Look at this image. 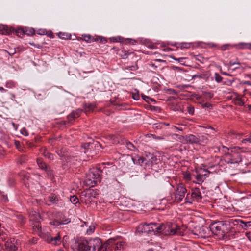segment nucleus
<instances>
[{
  "instance_id": "obj_16",
  "label": "nucleus",
  "mask_w": 251,
  "mask_h": 251,
  "mask_svg": "<svg viewBox=\"0 0 251 251\" xmlns=\"http://www.w3.org/2000/svg\"><path fill=\"white\" fill-rule=\"evenodd\" d=\"M81 113V110L78 109L75 111H73L68 116L67 119L68 123L72 124L73 121L76 118L79 117Z\"/></svg>"
},
{
  "instance_id": "obj_61",
  "label": "nucleus",
  "mask_w": 251,
  "mask_h": 251,
  "mask_svg": "<svg viewBox=\"0 0 251 251\" xmlns=\"http://www.w3.org/2000/svg\"><path fill=\"white\" fill-rule=\"evenodd\" d=\"M112 40L114 41V42H117V40H116V38H113L112 39Z\"/></svg>"
},
{
  "instance_id": "obj_28",
  "label": "nucleus",
  "mask_w": 251,
  "mask_h": 251,
  "mask_svg": "<svg viewBox=\"0 0 251 251\" xmlns=\"http://www.w3.org/2000/svg\"><path fill=\"white\" fill-rule=\"evenodd\" d=\"M27 30H25L24 29H18L16 32L17 34V35L19 36H21V35H23L24 34H26L27 35H30V33H27Z\"/></svg>"
},
{
  "instance_id": "obj_30",
  "label": "nucleus",
  "mask_w": 251,
  "mask_h": 251,
  "mask_svg": "<svg viewBox=\"0 0 251 251\" xmlns=\"http://www.w3.org/2000/svg\"><path fill=\"white\" fill-rule=\"evenodd\" d=\"M202 95L206 99H211L213 97V94L211 92H203Z\"/></svg>"
},
{
  "instance_id": "obj_58",
  "label": "nucleus",
  "mask_w": 251,
  "mask_h": 251,
  "mask_svg": "<svg viewBox=\"0 0 251 251\" xmlns=\"http://www.w3.org/2000/svg\"><path fill=\"white\" fill-rule=\"evenodd\" d=\"M0 91H1V92H3V91H5V90L2 87H0Z\"/></svg>"
},
{
  "instance_id": "obj_31",
  "label": "nucleus",
  "mask_w": 251,
  "mask_h": 251,
  "mask_svg": "<svg viewBox=\"0 0 251 251\" xmlns=\"http://www.w3.org/2000/svg\"><path fill=\"white\" fill-rule=\"evenodd\" d=\"M59 38L63 39H68L71 37V35L65 33H59L58 34Z\"/></svg>"
},
{
  "instance_id": "obj_48",
  "label": "nucleus",
  "mask_w": 251,
  "mask_h": 251,
  "mask_svg": "<svg viewBox=\"0 0 251 251\" xmlns=\"http://www.w3.org/2000/svg\"><path fill=\"white\" fill-rule=\"evenodd\" d=\"M143 99L144 100L147 101V102H149V100L152 101L153 100V99H151L150 97H148V96H143Z\"/></svg>"
},
{
  "instance_id": "obj_42",
  "label": "nucleus",
  "mask_w": 251,
  "mask_h": 251,
  "mask_svg": "<svg viewBox=\"0 0 251 251\" xmlns=\"http://www.w3.org/2000/svg\"><path fill=\"white\" fill-rule=\"evenodd\" d=\"M206 129H210L212 130V132H209V131L206 130L205 132H206L207 135H210L211 134L214 133L215 130H214V128H213L212 127L208 126V127H206Z\"/></svg>"
},
{
  "instance_id": "obj_41",
  "label": "nucleus",
  "mask_w": 251,
  "mask_h": 251,
  "mask_svg": "<svg viewBox=\"0 0 251 251\" xmlns=\"http://www.w3.org/2000/svg\"><path fill=\"white\" fill-rule=\"evenodd\" d=\"M6 87L9 88H12L15 87V83L12 81L7 82L6 84Z\"/></svg>"
},
{
  "instance_id": "obj_2",
  "label": "nucleus",
  "mask_w": 251,
  "mask_h": 251,
  "mask_svg": "<svg viewBox=\"0 0 251 251\" xmlns=\"http://www.w3.org/2000/svg\"><path fill=\"white\" fill-rule=\"evenodd\" d=\"M160 228L161 233L165 235H181L182 233L181 228L176 224H162Z\"/></svg>"
},
{
  "instance_id": "obj_63",
  "label": "nucleus",
  "mask_w": 251,
  "mask_h": 251,
  "mask_svg": "<svg viewBox=\"0 0 251 251\" xmlns=\"http://www.w3.org/2000/svg\"><path fill=\"white\" fill-rule=\"evenodd\" d=\"M183 59V58H180L178 59V60L179 62H181Z\"/></svg>"
},
{
  "instance_id": "obj_64",
  "label": "nucleus",
  "mask_w": 251,
  "mask_h": 251,
  "mask_svg": "<svg viewBox=\"0 0 251 251\" xmlns=\"http://www.w3.org/2000/svg\"><path fill=\"white\" fill-rule=\"evenodd\" d=\"M57 251H64V250L62 249H60L58 250Z\"/></svg>"
},
{
  "instance_id": "obj_36",
  "label": "nucleus",
  "mask_w": 251,
  "mask_h": 251,
  "mask_svg": "<svg viewBox=\"0 0 251 251\" xmlns=\"http://www.w3.org/2000/svg\"><path fill=\"white\" fill-rule=\"evenodd\" d=\"M70 201L73 203L76 204L78 202L79 200H78V198L76 196L73 195L72 196H71Z\"/></svg>"
},
{
  "instance_id": "obj_32",
  "label": "nucleus",
  "mask_w": 251,
  "mask_h": 251,
  "mask_svg": "<svg viewBox=\"0 0 251 251\" xmlns=\"http://www.w3.org/2000/svg\"><path fill=\"white\" fill-rule=\"evenodd\" d=\"M234 47V45H231L230 44H225L221 47V50L223 51H225L227 50H229Z\"/></svg>"
},
{
  "instance_id": "obj_57",
  "label": "nucleus",
  "mask_w": 251,
  "mask_h": 251,
  "mask_svg": "<svg viewBox=\"0 0 251 251\" xmlns=\"http://www.w3.org/2000/svg\"><path fill=\"white\" fill-rule=\"evenodd\" d=\"M27 32L30 33V35H32L33 34V31L32 29H30L29 30H27Z\"/></svg>"
},
{
  "instance_id": "obj_26",
  "label": "nucleus",
  "mask_w": 251,
  "mask_h": 251,
  "mask_svg": "<svg viewBox=\"0 0 251 251\" xmlns=\"http://www.w3.org/2000/svg\"><path fill=\"white\" fill-rule=\"evenodd\" d=\"M124 144L126 146L127 148L131 151H134L136 149L135 146L129 141H125Z\"/></svg>"
},
{
  "instance_id": "obj_20",
  "label": "nucleus",
  "mask_w": 251,
  "mask_h": 251,
  "mask_svg": "<svg viewBox=\"0 0 251 251\" xmlns=\"http://www.w3.org/2000/svg\"><path fill=\"white\" fill-rule=\"evenodd\" d=\"M233 101L235 104L239 106H243L245 103L243 100L239 95L233 99Z\"/></svg>"
},
{
  "instance_id": "obj_44",
  "label": "nucleus",
  "mask_w": 251,
  "mask_h": 251,
  "mask_svg": "<svg viewBox=\"0 0 251 251\" xmlns=\"http://www.w3.org/2000/svg\"><path fill=\"white\" fill-rule=\"evenodd\" d=\"M138 68L137 66H131L126 67V69L128 70L135 71Z\"/></svg>"
},
{
  "instance_id": "obj_40",
  "label": "nucleus",
  "mask_w": 251,
  "mask_h": 251,
  "mask_svg": "<svg viewBox=\"0 0 251 251\" xmlns=\"http://www.w3.org/2000/svg\"><path fill=\"white\" fill-rule=\"evenodd\" d=\"M44 155L45 156L48 157L50 160H53L54 159V155L51 154V153H50L49 152L46 153L45 152L44 153Z\"/></svg>"
},
{
  "instance_id": "obj_21",
  "label": "nucleus",
  "mask_w": 251,
  "mask_h": 251,
  "mask_svg": "<svg viewBox=\"0 0 251 251\" xmlns=\"http://www.w3.org/2000/svg\"><path fill=\"white\" fill-rule=\"evenodd\" d=\"M96 108V106L94 104L87 103L84 106V109L86 113L93 111Z\"/></svg>"
},
{
  "instance_id": "obj_10",
  "label": "nucleus",
  "mask_w": 251,
  "mask_h": 251,
  "mask_svg": "<svg viewBox=\"0 0 251 251\" xmlns=\"http://www.w3.org/2000/svg\"><path fill=\"white\" fill-rule=\"evenodd\" d=\"M224 65L228 68V71L232 72L236 69H239L241 63L238 61H234L230 60L228 63H224Z\"/></svg>"
},
{
  "instance_id": "obj_55",
  "label": "nucleus",
  "mask_w": 251,
  "mask_h": 251,
  "mask_svg": "<svg viewBox=\"0 0 251 251\" xmlns=\"http://www.w3.org/2000/svg\"><path fill=\"white\" fill-rule=\"evenodd\" d=\"M221 72L224 75H226V76H230V75L229 74L227 73L226 72H222V71H221Z\"/></svg>"
},
{
  "instance_id": "obj_46",
  "label": "nucleus",
  "mask_w": 251,
  "mask_h": 251,
  "mask_svg": "<svg viewBox=\"0 0 251 251\" xmlns=\"http://www.w3.org/2000/svg\"><path fill=\"white\" fill-rule=\"evenodd\" d=\"M246 141L251 143V133L250 134L248 137L242 140V143H245Z\"/></svg>"
},
{
  "instance_id": "obj_29",
  "label": "nucleus",
  "mask_w": 251,
  "mask_h": 251,
  "mask_svg": "<svg viewBox=\"0 0 251 251\" xmlns=\"http://www.w3.org/2000/svg\"><path fill=\"white\" fill-rule=\"evenodd\" d=\"M165 123H155L153 125V128L154 129H160L164 126Z\"/></svg>"
},
{
  "instance_id": "obj_62",
  "label": "nucleus",
  "mask_w": 251,
  "mask_h": 251,
  "mask_svg": "<svg viewBox=\"0 0 251 251\" xmlns=\"http://www.w3.org/2000/svg\"><path fill=\"white\" fill-rule=\"evenodd\" d=\"M223 148L224 149H225L226 150H228V149L227 147H225V146H223Z\"/></svg>"
},
{
  "instance_id": "obj_14",
  "label": "nucleus",
  "mask_w": 251,
  "mask_h": 251,
  "mask_svg": "<svg viewBox=\"0 0 251 251\" xmlns=\"http://www.w3.org/2000/svg\"><path fill=\"white\" fill-rule=\"evenodd\" d=\"M150 233L154 232L155 234L161 233V224L150 223Z\"/></svg>"
},
{
  "instance_id": "obj_52",
  "label": "nucleus",
  "mask_w": 251,
  "mask_h": 251,
  "mask_svg": "<svg viewBox=\"0 0 251 251\" xmlns=\"http://www.w3.org/2000/svg\"><path fill=\"white\" fill-rule=\"evenodd\" d=\"M21 133L25 136H27L28 135V133L25 129H23L22 130Z\"/></svg>"
},
{
  "instance_id": "obj_37",
  "label": "nucleus",
  "mask_w": 251,
  "mask_h": 251,
  "mask_svg": "<svg viewBox=\"0 0 251 251\" xmlns=\"http://www.w3.org/2000/svg\"><path fill=\"white\" fill-rule=\"evenodd\" d=\"M196 178L198 181L202 182L205 179V177H203V175L200 174L197 175Z\"/></svg>"
},
{
  "instance_id": "obj_60",
  "label": "nucleus",
  "mask_w": 251,
  "mask_h": 251,
  "mask_svg": "<svg viewBox=\"0 0 251 251\" xmlns=\"http://www.w3.org/2000/svg\"><path fill=\"white\" fill-rule=\"evenodd\" d=\"M146 251H154L152 249H149Z\"/></svg>"
},
{
  "instance_id": "obj_50",
  "label": "nucleus",
  "mask_w": 251,
  "mask_h": 251,
  "mask_svg": "<svg viewBox=\"0 0 251 251\" xmlns=\"http://www.w3.org/2000/svg\"><path fill=\"white\" fill-rule=\"evenodd\" d=\"M15 145L17 149H20L21 147V143L18 141H15Z\"/></svg>"
},
{
  "instance_id": "obj_39",
  "label": "nucleus",
  "mask_w": 251,
  "mask_h": 251,
  "mask_svg": "<svg viewBox=\"0 0 251 251\" xmlns=\"http://www.w3.org/2000/svg\"><path fill=\"white\" fill-rule=\"evenodd\" d=\"M27 157L25 155H24V156H21L20 158V159L19 160V162L20 164H23L25 163L26 161H27Z\"/></svg>"
},
{
  "instance_id": "obj_9",
  "label": "nucleus",
  "mask_w": 251,
  "mask_h": 251,
  "mask_svg": "<svg viewBox=\"0 0 251 251\" xmlns=\"http://www.w3.org/2000/svg\"><path fill=\"white\" fill-rule=\"evenodd\" d=\"M90 176L93 179L94 184L100 182L101 179L102 171L98 168L94 169L90 173Z\"/></svg>"
},
{
  "instance_id": "obj_24",
  "label": "nucleus",
  "mask_w": 251,
  "mask_h": 251,
  "mask_svg": "<svg viewBox=\"0 0 251 251\" xmlns=\"http://www.w3.org/2000/svg\"><path fill=\"white\" fill-rule=\"evenodd\" d=\"M37 163L38 165V166L42 169L45 170L46 168H47V166L46 164V163L43 162L42 159L38 158L37 159Z\"/></svg>"
},
{
  "instance_id": "obj_59",
  "label": "nucleus",
  "mask_w": 251,
  "mask_h": 251,
  "mask_svg": "<svg viewBox=\"0 0 251 251\" xmlns=\"http://www.w3.org/2000/svg\"><path fill=\"white\" fill-rule=\"evenodd\" d=\"M174 128H176V129H177V130H180V131H182V128H179L177 127H176V126H174Z\"/></svg>"
},
{
  "instance_id": "obj_45",
  "label": "nucleus",
  "mask_w": 251,
  "mask_h": 251,
  "mask_svg": "<svg viewBox=\"0 0 251 251\" xmlns=\"http://www.w3.org/2000/svg\"><path fill=\"white\" fill-rule=\"evenodd\" d=\"M185 200L186 202L190 203H192L193 201V199H191V197L190 198H189V197L188 196V194L187 195V196L185 198Z\"/></svg>"
},
{
  "instance_id": "obj_7",
  "label": "nucleus",
  "mask_w": 251,
  "mask_h": 251,
  "mask_svg": "<svg viewBox=\"0 0 251 251\" xmlns=\"http://www.w3.org/2000/svg\"><path fill=\"white\" fill-rule=\"evenodd\" d=\"M226 161L228 164L239 163L241 162L242 158L239 153L233 152L231 153L228 154L226 156Z\"/></svg>"
},
{
  "instance_id": "obj_17",
  "label": "nucleus",
  "mask_w": 251,
  "mask_h": 251,
  "mask_svg": "<svg viewBox=\"0 0 251 251\" xmlns=\"http://www.w3.org/2000/svg\"><path fill=\"white\" fill-rule=\"evenodd\" d=\"M221 222H218L211 224L210 227L211 231L215 234H220L221 231Z\"/></svg>"
},
{
  "instance_id": "obj_15",
  "label": "nucleus",
  "mask_w": 251,
  "mask_h": 251,
  "mask_svg": "<svg viewBox=\"0 0 251 251\" xmlns=\"http://www.w3.org/2000/svg\"><path fill=\"white\" fill-rule=\"evenodd\" d=\"M149 224H141L137 227V231L139 233H150Z\"/></svg>"
},
{
  "instance_id": "obj_1",
  "label": "nucleus",
  "mask_w": 251,
  "mask_h": 251,
  "mask_svg": "<svg viewBox=\"0 0 251 251\" xmlns=\"http://www.w3.org/2000/svg\"><path fill=\"white\" fill-rule=\"evenodd\" d=\"M89 251H121L124 247L125 243L120 238H110L103 243L101 239L96 237L86 239Z\"/></svg>"
},
{
  "instance_id": "obj_3",
  "label": "nucleus",
  "mask_w": 251,
  "mask_h": 251,
  "mask_svg": "<svg viewBox=\"0 0 251 251\" xmlns=\"http://www.w3.org/2000/svg\"><path fill=\"white\" fill-rule=\"evenodd\" d=\"M41 234L40 235L41 237L48 243L54 245H58L61 242L60 234L59 233H57L56 236L55 237H52L48 232L45 233H41Z\"/></svg>"
},
{
  "instance_id": "obj_51",
  "label": "nucleus",
  "mask_w": 251,
  "mask_h": 251,
  "mask_svg": "<svg viewBox=\"0 0 251 251\" xmlns=\"http://www.w3.org/2000/svg\"><path fill=\"white\" fill-rule=\"evenodd\" d=\"M84 38V40L86 41H87L88 42L91 41V37L90 35L85 36Z\"/></svg>"
},
{
  "instance_id": "obj_8",
  "label": "nucleus",
  "mask_w": 251,
  "mask_h": 251,
  "mask_svg": "<svg viewBox=\"0 0 251 251\" xmlns=\"http://www.w3.org/2000/svg\"><path fill=\"white\" fill-rule=\"evenodd\" d=\"M186 192L187 190L185 187L183 186H179L174 195V201L176 203L180 202L184 198Z\"/></svg>"
},
{
  "instance_id": "obj_49",
  "label": "nucleus",
  "mask_w": 251,
  "mask_h": 251,
  "mask_svg": "<svg viewBox=\"0 0 251 251\" xmlns=\"http://www.w3.org/2000/svg\"><path fill=\"white\" fill-rule=\"evenodd\" d=\"M212 104L209 103H205L203 104V108H210L212 107Z\"/></svg>"
},
{
  "instance_id": "obj_38",
  "label": "nucleus",
  "mask_w": 251,
  "mask_h": 251,
  "mask_svg": "<svg viewBox=\"0 0 251 251\" xmlns=\"http://www.w3.org/2000/svg\"><path fill=\"white\" fill-rule=\"evenodd\" d=\"M187 112L192 115L194 113V107L192 105H189L187 107Z\"/></svg>"
},
{
  "instance_id": "obj_33",
  "label": "nucleus",
  "mask_w": 251,
  "mask_h": 251,
  "mask_svg": "<svg viewBox=\"0 0 251 251\" xmlns=\"http://www.w3.org/2000/svg\"><path fill=\"white\" fill-rule=\"evenodd\" d=\"M33 228L35 231H37L38 232H41V226L40 223H38L35 224L33 226Z\"/></svg>"
},
{
  "instance_id": "obj_27",
  "label": "nucleus",
  "mask_w": 251,
  "mask_h": 251,
  "mask_svg": "<svg viewBox=\"0 0 251 251\" xmlns=\"http://www.w3.org/2000/svg\"><path fill=\"white\" fill-rule=\"evenodd\" d=\"M0 200L3 202L8 201L7 195L5 194L4 192L0 191Z\"/></svg>"
},
{
  "instance_id": "obj_6",
  "label": "nucleus",
  "mask_w": 251,
  "mask_h": 251,
  "mask_svg": "<svg viewBox=\"0 0 251 251\" xmlns=\"http://www.w3.org/2000/svg\"><path fill=\"white\" fill-rule=\"evenodd\" d=\"M48 199L50 202V204L47 203L48 205L53 204L57 205L58 207H62L64 205V202L62 201L60 197L55 194H50L48 196Z\"/></svg>"
},
{
  "instance_id": "obj_35",
  "label": "nucleus",
  "mask_w": 251,
  "mask_h": 251,
  "mask_svg": "<svg viewBox=\"0 0 251 251\" xmlns=\"http://www.w3.org/2000/svg\"><path fill=\"white\" fill-rule=\"evenodd\" d=\"M214 75L215 80L217 82L219 83L222 81L223 78L218 73H215Z\"/></svg>"
},
{
  "instance_id": "obj_56",
  "label": "nucleus",
  "mask_w": 251,
  "mask_h": 251,
  "mask_svg": "<svg viewBox=\"0 0 251 251\" xmlns=\"http://www.w3.org/2000/svg\"><path fill=\"white\" fill-rule=\"evenodd\" d=\"M133 98L135 100H138L139 96L138 95H134L133 96Z\"/></svg>"
},
{
  "instance_id": "obj_47",
  "label": "nucleus",
  "mask_w": 251,
  "mask_h": 251,
  "mask_svg": "<svg viewBox=\"0 0 251 251\" xmlns=\"http://www.w3.org/2000/svg\"><path fill=\"white\" fill-rule=\"evenodd\" d=\"M190 44L184 43H182V44H181V45L180 46V48L181 49H182V48H188L190 47Z\"/></svg>"
},
{
  "instance_id": "obj_11",
  "label": "nucleus",
  "mask_w": 251,
  "mask_h": 251,
  "mask_svg": "<svg viewBox=\"0 0 251 251\" xmlns=\"http://www.w3.org/2000/svg\"><path fill=\"white\" fill-rule=\"evenodd\" d=\"M77 251H89L87 239H83L78 242L76 246Z\"/></svg>"
},
{
  "instance_id": "obj_54",
  "label": "nucleus",
  "mask_w": 251,
  "mask_h": 251,
  "mask_svg": "<svg viewBox=\"0 0 251 251\" xmlns=\"http://www.w3.org/2000/svg\"><path fill=\"white\" fill-rule=\"evenodd\" d=\"M185 177L186 179H187L188 180H190V178H191V176H190V175L189 174H187L185 176Z\"/></svg>"
},
{
  "instance_id": "obj_22",
  "label": "nucleus",
  "mask_w": 251,
  "mask_h": 251,
  "mask_svg": "<svg viewBox=\"0 0 251 251\" xmlns=\"http://www.w3.org/2000/svg\"><path fill=\"white\" fill-rule=\"evenodd\" d=\"M91 148H92V144L90 143H84L81 145L82 150H84L83 151L85 153H87Z\"/></svg>"
},
{
  "instance_id": "obj_19",
  "label": "nucleus",
  "mask_w": 251,
  "mask_h": 251,
  "mask_svg": "<svg viewBox=\"0 0 251 251\" xmlns=\"http://www.w3.org/2000/svg\"><path fill=\"white\" fill-rule=\"evenodd\" d=\"M198 139L199 140L198 144L200 145H205L208 142V139L206 135L200 134L198 136Z\"/></svg>"
},
{
  "instance_id": "obj_13",
  "label": "nucleus",
  "mask_w": 251,
  "mask_h": 251,
  "mask_svg": "<svg viewBox=\"0 0 251 251\" xmlns=\"http://www.w3.org/2000/svg\"><path fill=\"white\" fill-rule=\"evenodd\" d=\"M191 197V199H193V201H196L197 202L200 201L202 199V196L200 189L198 188L193 189Z\"/></svg>"
},
{
  "instance_id": "obj_23",
  "label": "nucleus",
  "mask_w": 251,
  "mask_h": 251,
  "mask_svg": "<svg viewBox=\"0 0 251 251\" xmlns=\"http://www.w3.org/2000/svg\"><path fill=\"white\" fill-rule=\"evenodd\" d=\"M132 160L134 164L141 165L144 162L145 159L141 156H137L132 158Z\"/></svg>"
},
{
  "instance_id": "obj_43",
  "label": "nucleus",
  "mask_w": 251,
  "mask_h": 251,
  "mask_svg": "<svg viewBox=\"0 0 251 251\" xmlns=\"http://www.w3.org/2000/svg\"><path fill=\"white\" fill-rule=\"evenodd\" d=\"M95 227L94 226H89V228L87 230V233L88 234H90L94 231Z\"/></svg>"
},
{
  "instance_id": "obj_25",
  "label": "nucleus",
  "mask_w": 251,
  "mask_h": 251,
  "mask_svg": "<svg viewBox=\"0 0 251 251\" xmlns=\"http://www.w3.org/2000/svg\"><path fill=\"white\" fill-rule=\"evenodd\" d=\"M71 222V220L69 218H66L65 217H63L62 218H60L59 221H56L55 222L59 225L61 224H67Z\"/></svg>"
},
{
  "instance_id": "obj_53",
  "label": "nucleus",
  "mask_w": 251,
  "mask_h": 251,
  "mask_svg": "<svg viewBox=\"0 0 251 251\" xmlns=\"http://www.w3.org/2000/svg\"><path fill=\"white\" fill-rule=\"evenodd\" d=\"M204 171L205 172V173L203 174L202 175H203V177L206 178V177L208 176V175L210 173V172H209V171H207V170H204Z\"/></svg>"
},
{
  "instance_id": "obj_34",
  "label": "nucleus",
  "mask_w": 251,
  "mask_h": 251,
  "mask_svg": "<svg viewBox=\"0 0 251 251\" xmlns=\"http://www.w3.org/2000/svg\"><path fill=\"white\" fill-rule=\"evenodd\" d=\"M45 171H46V172L49 177H50V178H51L52 177H53V171L51 169H50V168L47 167V168H46L45 169Z\"/></svg>"
},
{
  "instance_id": "obj_5",
  "label": "nucleus",
  "mask_w": 251,
  "mask_h": 251,
  "mask_svg": "<svg viewBox=\"0 0 251 251\" xmlns=\"http://www.w3.org/2000/svg\"><path fill=\"white\" fill-rule=\"evenodd\" d=\"M18 240L16 238H10L5 241L4 251H16L18 250Z\"/></svg>"
},
{
  "instance_id": "obj_12",
  "label": "nucleus",
  "mask_w": 251,
  "mask_h": 251,
  "mask_svg": "<svg viewBox=\"0 0 251 251\" xmlns=\"http://www.w3.org/2000/svg\"><path fill=\"white\" fill-rule=\"evenodd\" d=\"M184 141L186 143L189 144H198L199 140L198 137L193 134L187 135L183 137Z\"/></svg>"
},
{
  "instance_id": "obj_18",
  "label": "nucleus",
  "mask_w": 251,
  "mask_h": 251,
  "mask_svg": "<svg viewBox=\"0 0 251 251\" xmlns=\"http://www.w3.org/2000/svg\"><path fill=\"white\" fill-rule=\"evenodd\" d=\"M234 47L237 49H249L251 50V43L242 42L235 44Z\"/></svg>"
},
{
  "instance_id": "obj_4",
  "label": "nucleus",
  "mask_w": 251,
  "mask_h": 251,
  "mask_svg": "<svg viewBox=\"0 0 251 251\" xmlns=\"http://www.w3.org/2000/svg\"><path fill=\"white\" fill-rule=\"evenodd\" d=\"M230 226H236L244 230L251 228V221H245L241 219H231L229 221Z\"/></svg>"
}]
</instances>
